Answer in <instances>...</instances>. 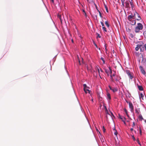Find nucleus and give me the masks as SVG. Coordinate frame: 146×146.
Returning a JSON list of instances; mask_svg holds the SVG:
<instances>
[{"label":"nucleus","instance_id":"nucleus-1","mask_svg":"<svg viewBox=\"0 0 146 146\" xmlns=\"http://www.w3.org/2000/svg\"><path fill=\"white\" fill-rule=\"evenodd\" d=\"M139 49L141 52H143L145 49L146 51V44H144L143 41L138 42L137 46L135 48V50L138 51Z\"/></svg>","mask_w":146,"mask_h":146},{"label":"nucleus","instance_id":"nucleus-2","mask_svg":"<svg viewBox=\"0 0 146 146\" xmlns=\"http://www.w3.org/2000/svg\"><path fill=\"white\" fill-rule=\"evenodd\" d=\"M143 26L141 23H137V26L135 27V32L136 33H139L140 30H142L143 29Z\"/></svg>","mask_w":146,"mask_h":146},{"label":"nucleus","instance_id":"nucleus-3","mask_svg":"<svg viewBox=\"0 0 146 146\" xmlns=\"http://www.w3.org/2000/svg\"><path fill=\"white\" fill-rule=\"evenodd\" d=\"M84 87V90L86 93L90 94V91L89 90L90 88L87 86L86 84H84L83 85Z\"/></svg>","mask_w":146,"mask_h":146},{"label":"nucleus","instance_id":"nucleus-4","mask_svg":"<svg viewBox=\"0 0 146 146\" xmlns=\"http://www.w3.org/2000/svg\"><path fill=\"white\" fill-rule=\"evenodd\" d=\"M100 68L99 66H96L95 67V71L96 74V75H99L100 77V78H101V77L100 76Z\"/></svg>","mask_w":146,"mask_h":146},{"label":"nucleus","instance_id":"nucleus-5","mask_svg":"<svg viewBox=\"0 0 146 146\" xmlns=\"http://www.w3.org/2000/svg\"><path fill=\"white\" fill-rule=\"evenodd\" d=\"M135 18V13L133 15L131 14V15H129L127 17V19L129 21H131L132 19H134Z\"/></svg>","mask_w":146,"mask_h":146},{"label":"nucleus","instance_id":"nucleus-6","mask_svg":"<svg viewBox=\"0 0 146 146\" xmlns=\"http://www.w3.org/2000/svg\"><path fill=\"white\" fill-rule=\"evenodd\" d=\"M135 18L137 20H139L141 19V17L139 14L137 12H135Z\"/></svg>","mask_w":146,"mask_h":146},{"label":"nucleus","instance_id":"nucleus-7","mask_svg":"<svg viewBox=\"0 0 146 146\" xmlns=\"http://www.w3.org/2000/svg\"><path fill=\"white\" fill-rule=\"evenodd\" d=\"M139 68L142 74H143V75H145V72L144 69L143 68V67L141 66H139Z\"/></svg>","mask_w":146,"mask_h":146},{"label":"nucleus","instance_id":"nucleus-8","mask_svg":"<svg viewBox=\"0 0 146 146\" xmlns=\"http://www.w3.org/2000/svg\"><path fill=\"white\" fill-rule=\"evenodd\" d=\"M127 74L128 75L129 78L132 80L133 78V76L132 74L130 73L129 72H127Z\"/></svg>","mask_w":146,"mask_h":146},{"label":"nucleus","instance_id":"nucleus-9","mask_svg":"<svg viewBox=\"0 0 146 146\" xmlns=\"http://www.w3.org/2000/svg\"><path fill=\"white\" fill-rule=\"evenodd\" d=\"M109 69H106L105 70V72L106 73L108 74L109 73H110V74L112 73V70L111 69L110 67H109Z\"/></svg>","mask_w":146,"mask_h":146},{"label":"nucleus","instance_id":"nucleus-10","mask_svg":"<svg viewBox=\"0 0 146 146\" xmlns=\"http://www.w3.org/2000/svg\"><path fill=\"white\" fill-rule=\"evenodd\" d=\"M129 106L131 111L133 112V107L132 104L131 103H129Z\"/></svg>","mask_w":146,"mask_h":146},{"label":"nucleus","instance_id":"nucleus-11","mask_svg":"<svg viewBox=\"0 0 146 146\" xmlns=\"http://www.w3.org/2000/svg\"><path fill=\"white\" fill-rule=\"evenodd\" d=\"M135 113L137 115H139L140 114V108H135Z\"/></svg>","mask_w":146,"mask_h":146},{"label":"nucleus","instance_id":"nucleus-12","mask_svg":"<svg viewBox=\"0 0 146 146\" xmlns=\"http://www.w3.org/2000/svg\"><path fill=\"white\" fill-rule=\"evenodd\" d=\"M107 99L108 101H110L111 99L110 94L109 93L107 94Z\"/></svg>","mask_w":146,"mask_h":146},{"label":"nucleus","instance_id":"nucleus-13","mask_svg":"<svg viewBox=\"0 0 146 146\" xmlns=\"http://www.w3.org/2000/svg\"><path fill=\"white\" fill-rule=\"evenodd\" d=\"M97 93L98 96L99 97V100H100L101 101H102V98L101 96V95H100V94H101L100 92H99L98 91L97 92Z\"/></svg>","mask_w":146,"mask_h":146},{"label":"nucleus","instance_id":"nucleus-14","mask_svg":"<svg viewBox=\"0 0 146 146\" xmlns=\"http://www.w3.org/2000/svg\"><path fill=\"white\" fill-rule=\"evenodd\" d=\"M139 97L140 98V100L141 101V99L143 100V97H144V95L142 93H141L139 95Z\"/></svg>","mask_w":146,"mask_h":146},{"label":"nucleus","instance_id":"nucleus-15","mask_svg":"<svg viewBox=\"0 0 146 146\" xmlns=\"http://www.w3.org/2000/svg\"><path fill=\"white\" fill-rule=\"evenodd\" d=\"M126 1H127V2H128V1H129L130 3L131 7H133V3L132 0H126Z\"/></svg>","mask_w":146,"mask_h":146},{"label":"nucleus","instance_id":"nucleus-16","mask_svg":"<svg viewBox=\"0 0 146 146\" xmlns=\"http://www.w3.org/2000/svg\"><path fill=\"white\" fill-rule=\"evenodd\" d=\"M118 90V88L117 87L113 88L112 91L113 92H117Z\"/></svg>","mask_w":146,"mask_h":146},{"label":"nucleus","instance_id":"nucleus-17","mask_svg":"<svg viewBox=\"0 0 146 146\" xmlns=\"http://www.w3.org/2000/svg\"><path fill=\"white\" fill-rule=\"evenodd\" d=\"M131 22L130 23L132 25H134L136 24V21L135 20H131L130 21Z\"/></svg>","mask_w":146,"mask_h":146},{"label":"nucleus","instance_id":"nucleus-18","mask_svg":"<svg viewBox=\"0 0 146 146\" xmlns=\"http://www.w3.org/2000/svg\"><path fill=\"white\" fill-rule=\"evenodd\" d=\"M125 6L126 7H128L129 6V3L128 2H127V1H125Z\"/></svg>","mask_w":146,"mask_h":146},{"label":"nucleus","instance_id":"nucleus-19","mask_svg":"<svg viewBox=\"0 0 146 146\" xmlns=\"http://www.w3.org/2000/svg\"><path fill=\"white\" fill-rule=\"evenodd\" d=\"M139 115V119H140L141 121L143 119V118L141 114H139V115Z\"/></svg>","mask_w":146,"mask_h":146},{"label":"nucleus","instance_id":"nucleus-20","mask_svg":"<svg viewBox=\"0 0 146 146\" xmlns=\"http://www.w3.org/2000/svg\"><path fill=\"white\" fill-rule=\"evenodd\" d=\"M113 130L114 131V135L117 137V131L115 130V127H114V129H113Z\"/></svg>","mask_w":146,"mask_h":146},{"label":"nucleus","instance_id":"nucleus-21","mask_svg":"<svg viewBox=\"0 0 146 146\" xmlns=\"http://www.w3.org/2000/svg\"><path fill=\"white\" fill-rule=\"evenodd\" d=\"M138 88L139 90L142 91L143 90V88L141 86L138 85Z\"/></svg>","mask_w":146,"mask_h":146},{"label":"nucleus","instance_id":"nucleus-22","mask_svg":"<svg viewBox=\"0 0 146 146\" xmlns=\"http://www.w3.org/2000/svg\"><path fill=\"white\" fill-rule=\"evenodd\" d=\"M119 118L122 120V121L125 119V118L124 117L121 116H119Z\"/></svg>","mask_w":146,"mask_h":146},{"label":"nucleus","instance_id":"nucleus-23","mask_svg":"<svg viewBox=\"0 0 146 146\" xmlns=\"http://www.w3.org/2000/svg\"><path fill=\"white\" fill-rule=\"evenodd\" d=\"M105 23L106 26H107V27L109 28L110 27V25L108 21H106Z\"/></svg>","mask_w":146,"mask_h":146},{"label":"nucleus","instance_id":"nucleus-24","mask_svg":"<svg viewBox=\"0 0 146 146\" xmlns=\"http://www.w3.org/2000/svg\"><path fill=\"white\" fill-rule=\"evenodd\" d=\"M87 1L89 3H93L94 2V0H87Z\"/></svg>","mask_w":146,"mask_h":146},{"label":"nucleus","instance_id":"nucleus-25","mask_svg":"<svg viewBox=\"0 0 146 146\" xmlns=\"http://www.w3.org/2000/svg\"><path fill=\"white\" fill-rule=\"evenodd\" d=\"M102 29L104 32H107L106 28L105 27H102Z\"/></svg>","mask_w":146,"mask_h":146},{"label":"nucleus","instance_id":"nucleus-26","mask_svg":"<svg viewBox=\"0 0 146 146\" xmlns=\"http://www.w3.org/2000/svg\"><path fill=\"white\" fill-rule=\"evenodd\" d=\"M122 4L123 7L124 6V4L125 3L124 2L125 1V0H121Z\"/></svg>","mask_w":146,"mask_h":146},{"label":"nucleus","instance_id":"nucleus-27","mask_svg":"<svg viewBox=\"0 0 146 146\" xmlns=\"http://www.w3.org/2000/svg\"><path fill=\"white\" fill-rule=\"evenodd\" d=\"M101 59L102 61L103 62V64H105V60H104V58H102V57H101Z\"/></svg>","mask_w":146,"mask_h":146},{"label":"nucleus","instance_id":"nucleus-28","mask_svg":"<svg viewBox=\"0 0 146 146\" xmlns=\"http://www.w3.org/2000/svg\"><path fill=\"white\" fill-rule=\"evenodd\" d=\"M96 131H97V132L98 133V134L99 133L100 134V135H101V134L100 133V131L98 130V129L97 128H96Z\"/></svg>","mask_w":146,"mask_h":146},{"label":"nucleus","instance_id":"nucleus-29","mask_svg":"<svg viewBox=\"0 0 146 146\" xmlns=\"http://www.w3.org/2000/svg\"><path fill=\"white\" fill-rule=\"evenodd\" d=\"M102 131H103V132L104 133L105 132V131H106V129H105V128L104 126H103L102 127Z\"/></svg>","mask_w":146,"mask_h":146},{"label":"nucleus","instance_id":"nucleus-30","mask_svg":"<svg viewBox=\"0 0 146 146\" xmlns=\"http://www.w3.org/2000/svg\"><path fill=\"white\" fill-rule=\"evenodd\" d=\"M143 35L145 38H146V31H145L143 33Z\"/></svg>","mask_w":146,"mask_h":146},{"label":"nucleus","instance_id":"nucleus-31","mask_svg":"<svg viewBox=\"0 0 146 146\" xmlns=\"http://www.w3.org/2000/svg\"><path fill=\"white\" fill-rule=\"evenodd\" d=\"M98 12L99 13L100 16L101 18H102V14L100 12V11L99 10H98Z\"/></svg>","mask_w":146,"mask_h":146},{"label":"nucleus","instance_id":"nucleus-32","mask_svg":"<svg viewBox=\"0 0 146 146\" xmlns=\"http://www.w3.org/2000/svg\"><path fill=\"white\" fill-rule=\"evenodd\" d=\"M139 134L140 135H142V131H141V129L140 127L139 128Z\"/></svg>","mask_w":146,"mask_h":146},{"label":"nucleus","instance_id":"nucleus-33","mask_svg":"<svg viewBox=\"0 0 146 146\" xmlns=\"http://www.w3.org/2000/svg\"><path fill=\"white\" fill-rule=\"evenodd\" d=\"M100 23H101V24L102 26V27H104V24L102 21H101Z\"/></svg>","mask_w":146,"mask_h":146},{"label":"nucleus","instance_id":"nucleus-34","mask_svg":"<svg viewBox=\"0 0 146 146\" xmlns=\"http://www.w3.org/2000/svg\"><path fill=\"white\" fill-rule=\"evenodd\" d=\"M132 138L133 139V140L135 141V137H134V136H133V135L132 136Z\"/></svg>","mask_w":146,"mask_h":146},{"label":"nucleus","instance_id":"nucleus-35","mask_svg":"<svg viewBox=\"0 0 146 146\" xmlns=\"http://www.w3.org/2000/svg\"><path fill=\"white\" fill-rule=\"evenodd\" d=\"M135 122H133V124H132V127H134V126H135Z\"/></svg>","mask_w":146,"mask_h":146},{"label":"nucleus","instance_id":"nucleus-36","mask_svg":"<svg viewBox=\"0 0 146 146\" xmlns=\"http://www.w3.org/2000/svg\"><path fill=\"white\" fill-rule=\"evenodd\" d=\"M137 142L138 143V144L140 145H141V144H140V143L139 142V139H137Z\"/></svg>","mask_w":146,"mask_h":146},{"label":"nucleus","instance_id":"nucleus-37","mask_svg":"<svg viewBox=\"0 0 146 146\" xmlns=\"http://www.w3.org/2000/svg\"><path fill=\"white\" fill-rule=\"evenodd\" d=\"M105 8L106 9V10L107 12H108V8H107V7L106 6H105Z\"/></svg>","mask_w":146,"mask_h":146},{"label":"nucleus","instance_id":"nucleus-38","mask_svg":"<svg viewBox=\"0 0 146 146\" xmlns=\"http://www.w3.org/2000/svg\"><path fill=\"white\" fill-rule=\"evenodd\" d=\"M78 36H79V37H80V38H81V35L79 33H78Z\"/></svg>","mask_w":146,"mask_h":146},{"label":"nucleus","instance_id":"nucleus-39","mask_svg":"<svg viewBox=\"0 0 146 146\" xmlns=\"http://www.w3.org/2000/svg\"><path fill=\"white\" fill-rule=\"evenodd\" d=\"M124 111L125 112V113H126V114H127V111L126 109H124Z\"/></svg>","mask_w":146,"mask_h":146},{"label":"nucleus","instance_id":"nucleus-40","mask_svg":"<svg viewBox=\"0 0 146 146\" xmlns=\"http://www.w3.org/2000/svg\"><path fill=\"white\" fill-rule=\"evenodd\" d=\"M109 87L110 90H112V89H113V88H111L110 86H109Z\"/></svg>","mask_w":146,"mask_h":146},{"label":"nucleus","instance_id":"nucleus-41","mask_svg":"<svg viewBox=\"0 0 146 146\" xmlns=\"http://www.w3.org/2000/svg\"><path fill=\"white\" fill-rule=\"evenodd\" d=\"M50 1L52 3H54V0H50Z\"/></svg>","mask_w":146,"mask_h":146},{"label":"nucleus","instance_id":"nucleus-42","mask_svg":"<svg viewBox=\"0 0 146 146\" xmlns=\"http://www.w3.org/2000/svg\"><path fill=\"white\" fill-rule=\"evenodd\" d=\"M84 15L86 17H87V15H86V12H85V13H84Z\"/></svg>","mask_w":146,"mask_h":146},{"label":"nucleus","instance_id":"nucleus-43","mask_svg":"<svg viewBox=\"0 0 146 146\" xmlns=\"http://www.w3.org/2000/svg\"><path fill=\"white\" fill-rule=\"evenodd\" d=\"M130 130V131H133V128H131Z\"/></svg>","mask_w":146,"mask_h":146},{"label":"nucleus","instance_id":"nucleus-44","mask_svg":"<svg viewBox=\"0 0 146 146\" xmlns=\"http://www.w3.org/2000/svg\"><path fill=\"white\" fill-rule=\"evenodd\" d=\"M123 121V122L124 124H126L125 120H124V121Z\"/></svg>","mask_w":146,"mask_h":146},{"label":"nucleus","instance_id":"nucleus-45","mask_svg":"<svg viewBox=\"0 0 146 146\" xmlns=\"http://www.w3.org/2000/svg\"><path fill=\"white\" fill-rule=\"evenodd\" d=\"M59 18H60V20L62 22V20H61V18L60 17V16H59Z\"/></svg>","mask_w":146,"mask_h":146},{"label":"nucleus","instance_id":"nucleus-46","mask_svg":"<svg viewBox=\"0 0 146 146\" xmlns=\"http://www.w3.org/2000/svg\"><path fill=\"white\" fill-rule=\"evenodd\" d=\"M82 11H83V12L84 13H85V11L84 10H83Z\"/></svg>","mask_w":146,"mask_h":146},{"label":"nucleus","instance_id":"nucleus-47","mask_svg":"<svg viewBox=\"0 0 146 146\" xmlns=\"http://www.w3.org/2000/svg\"><path fill=\"white\" fill-rule=\"evenodd\" d=\"M131 37H132V38H133V35H132V34H131Z\"/></svg>","mask_w":146,"mask_h":146},{"label":"nucleus","instance_id":"nucleus-48","mask_svg":"<svg viewBox=\"0 0 146 146\" xmlns=\"http://www.w3.org/2000/svg\"><path fill=\"white\" fill-rule=\"evenodd\" d=\"M91 100H92V102H93V99L92 98V99Z\"/></svg>","mask_w":146,"mask_h":146},{"label":"nucleus","instance_id":"nucleus-49","mask_svg":"<svg viewBox=\"0 0 146 146\" xmlns=\"http://www.w3.org/2000/svg\"><path fill=\"white\" fill-rule=\"evenodd\" d=\"M105 46V49L106 50V46Z\"/></svg>","mask_w":146,"mask_h":146},{"label":"nucleus","instance_id":"nucleus-50","mask_svg":"<svg viewBox=\"0 0 146 146\" xmlns=\"http://www.w3.org/2000/svg\"><path fill=\"white\" fill-rule=\"evenodd\" d=\"M95 46L96 47H97V45L96 44H95Z\"/></svg>","mask_w":146,"mask_h":146},{"label":"nucleus","instance_id":"nucleus-51","mask_svg":"<svg viewBox=\"0 0 146 146\" xmlns=\"http://www.w3.org/2000/svg\"><path fill=\"white\" fill-rule=\"evenodd\" d=\"M134 131L135 133H136V131H135L134 130Z\"/></svg>","mask_w":146,"mask_h":146},{"label":"nucleus","instance_id":"nucleus-52","mask_svg":"<svg viewBox=\"0 0 146 146\" xmlns=\"http://www.w3.org/2000/svg\"><path fill=\"white\" fill-rule=\"evenodd\" d=\"M113 76H115L114 74H113L112 75Z\"/></svg>","mask_w":146,"mask_h":146},{"label":"nucleus","instance_id":"nucleus-53","mask_svg":"<svg viewBox=\"0 0 146 146\" xmlns=\"http://www.w3.org/2000/svg\"><path fill=\"white\" fill-rule=\"evenodd\" d=\"M100 71L101 72H102V70H100Z\"/></svg>","mask_w":146,"mask_h":146},{"label":"nucleus","instance_id":"nucleus-54","mask_svg":"<svg viewBox=\"0 0 146 146\" xmlns=\"http://www.w3.org/2000/svg\"><path fill=\"white\" fill-rule=\"evenodd\" d=\"M110 76L111 77V79H112V76L111 75Z\"/></svg>","mask_w":146,"mask_h":146},{"label":"nucleus","instance_id":"nucleus-55","mask_svg":"<svg viewBox=\"0 0 146 146\" xmlns=\"http://www.w3.org/2000/svg\"><path fill=\"white\" fill-rule=\"evenodd\" d=\"M72 42H73V40H72Z\"/></svg>","mask_w":146,"mask_h":146},{"label":"nucleus","instance_id":"nucleus-56","mask_svg":"<svg viewBox=\"0 0 146 146\" xmlns=\"http://www.w3.org/2000/svg\"><path fill=\"white\" fill-rule=\"evenodd\" d=\"M111 113L112 115V113L111 112Z\"/></svg>","mask_w":146,"mask_h":146},{"label":"nucleus","instance_id":"nucleus-57","mask_svg":"<svg viewBox=\"0 0 146 146\" xmlns=\"http://www.w3.org/2000/svg\"><path fill=\"white\" fill-rule=\"evenodd\" d=\"M99 50H100V48H99Z\"/></svg>","mask_w":146,"mask_h":146}]
</instances>
